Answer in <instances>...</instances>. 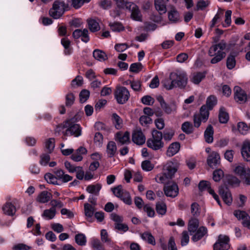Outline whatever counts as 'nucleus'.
I'll use <instances>...</instances> for the list:
<instances>
[{
	"label": "nucleus",
	"instance_id": "44",
	"mask_svg": "<svg viewBox=\"0 0 250 250\" xmlns=\"http://www.w3.org/2000/svg\"><path fill=\"white\" fill-rule=\"evenodd\" d=\"M91 245L94 250H105L103 245L98 239H93L91 241Z\"/></svg>",
	"mask_w": 250,
	"mask_h": 250
},
{
	"label": "nucleus",
	"instance_id": "53",
	"mask_svg": "<svg viewBox=\"0 0 250 250\" xmlns=\"http://www.w3.org/2000/svg\"><path fill=\"white\" fill-rule=\"evenodd\" d=\"M141 166L142 169L146 171L151 170L154 167L153 165L151 164V162L149 160H145L143 161L142 163Z\"/></svg>",
	"mask_w": 250,
	"mask_h": 250
},
{
	"label": "nucleus",
	"instance_id": "50",
	"mask_svg": "<svg viewBox=\"0 0 250 250\" xmlns=\"http://www.w3.org/2000/svg\"><path fill=\"white\" fill-rule=\"evenodd\" d=\"M125 83L127 84H130L131 88L134 91H139L141 89V83L139 81H127Z\"/></svg>",
	"mask_w": 250,
	"mask_h": 250
},
{
	"label": "nucleus",
	"instance_id": "42",
	"mask_svg": "<svg viewBox=\"0 0 250 250\" xmlns=\"http://www.w3.org/2000/svg\"><path fill=\"white\" fill-rule=\"evenodd\" d=\"M101 240L104 243H107L108 245L112 247L113 243L111 242L110 238H108V233L105 229H103L101 231Z\"/></svg>",
	"mask_w": 250,
	"mask_h": 250
},
{
	"label": "nucleus",
	"instance_id": "16",
	"mask_svg": "<svg viewBox=\"0 0 250 250\" xmlns=\"http://www.w3.org/2000/svg\"><path fill=\"white\" fill-rule=\"evenodd\" d=\"M72 36L75 39H78L81 37V40L84 42H87L89 41L88 31L86 28L83 30L81 29H76L73 32Z\"/></svg>",
	"mask_w": 250,
	"mask_h": 250
},
{
	"label": "nucleus",
	"instance_id": "21",
	"mask_svg": "<svg viewBox=\"0 0 250 250\" xmlns=\"http://www.w3.org/2000/svg\"><path fill=\"white\" fill-rule=\"evenodd\" d=\"M180 148V145L179 143L175 142L172 143L167 150V155L169 157L173 156L179 151Z\"/></svg>",
	"mask_w": 250,
	"mask_h": 250
},
{
	"label": "nucleus",
	"instance_id": "43",
	"mask_svg": "<svg viewBox=\"0 0 250 250\" xmlns=\"http://www.w3.org/2000/svg\"><path fill=\"white\" fill-rule=\"evenodd\" d=\"M141 237L143 240L147 241L150 244L153 245L155 244V239L150 232H145L143 233L141 235Z\"/></svg>",
	"mask_w": 250,
	"mask_h": 250
},
{
	"label": "nucleus",
	"instance_id": "11",
	"mask_svg": "<svg viewBox=\"0 0 250 250\" xmlns=\"http://www.w3.org/2000/svg\"><path fill=\"white\" fill-rule=\"evenodd\" d=\"M165 184L166 185L164 188L165 195L171 198L176 197L179 193V188L177 184L173 181H170Z\"/></svg>",
	"mask_w": 250,
	"mask_h": 250
},
{
	"label": "nucleus",
	"instance_id": "4",
	"mask_svg": "<svg viewBox=\"0 0 250 250\" xmlns=\"http://www.w3.org/2000/svg\"><path fill=\"white\" fill-rule=\"evenodd\" d=\"M227 43L224 41H221L218 44L212 45L208 54L210 57H214L211 60L210 62L212 64L220 62L226 57V53L223 50L226 48Z\"/></svg>",
	"mask_w": 250,
	"mask_h": 250
},
{
	"label": "nucleus",
	"instance_id": "33",
	"mask_svg": "<svg viewBox=\"0 0 250 250\" xmlns=\"http://www.w3.org/2000/svg\"><path fill=\"white\" fill-rule=\"evenodd\" d=\"M93 56L94 58L99 61H104L107 59L105 53L99 49H96L93 51Z\"/></svg>",
	"mask_w": 250,
	"mask_h": 250
},
{
	"label": "nucleus",
	"instance_id": "54",
	"mask_svg": "<svg viewBox=\"0 0 250 250\" xmlns=\"http://www.w3.org/2000/svg\"><path fill=\"white\" fill-rule=\"evenodd\" d=\"M174 132L172 129H166L164 131L163 138L165 141H169L172 138Z\"/></svg>",
	"mask_w": 250,
	"mask_h": 250
},
{
	"label": "nucleus",
	"instance_id": "56",
	"mask_svg": "<svg viewBox=\"0 0 250 250\" xmlns=\"http://www.w3.org/2000/svg\"><path fill=\"white\" fill-rule=\"evenodd\" d=\"M61 43L63 46L64 48L65 49V54L66 55H69L70 53V50L69 49L70 44V41L67 39V38H62L61 40Z\"/></svg>",
	"mask_w": 250,
	"mask_h": 250
},
{
	"label": "nucleus",
	"instance_id": "34",
	"mask_svg": "<svg viewBox=\"0 0 250 250\" xmlns=\"http://www.w3.org/2000/svg\"><path fill=\"white\" fill-rule=\"evenodd\" d=\"M55 139L53 138L46 139L45 141V148L48 153H51L55 147Z\"/></svg>",
	"mask_w": 250,
	"mask_h": 250
},
{
	"label": "nucleus",
	"instance_id": "3",
	"mask_svg": "<svg viewBox=\"0 0 250 250\" xmlns=\"http://www.w3.org/2000/svg\"><path fill=\"white\" fill-rule=\"evenodd\" d=\"M188 77L186 73L183 71H176L171 72L169 75V80L165 81L164 86L167 90H171L174 87L184 88L188 83Z\"/></svg>",
	"mask_w": 250,
	"mask_h": 250
},
{
	"label": "nucleus",
	"instance_id": "40",
	"mask_svg": "<svg viewBox=\"0 0 250 250\" xmlns=\"http://www.w3.org/2000/svg\"><path fill=\"white\" fill-rule=\"evenodd\" d=\"M44 177L45 180L49 184L58 185H60L58 183L57 178L53 174H51L50 173H47L44 175Z\"/></svg>",
	"mask_w": 250,
	"mask_h": 250
},
{
	"label": "nucleus",
	"instance_id": "24",
	"mask_svg": "<svg viewBox=\"0 0 250 250\" xmlns=\"http://www.w3.org/2000/svg\"><path fill=\"white\" fill-rule=\"evenodd\" d=\"M51 197V194L47 191L41 192L37 198V201L42 203L47 202Z\"/></svg>",
	"mask_w": 250,
	"mask_h": 250
},
{
	"label": "nucleus",
	"instance_id": "30",
	"mask_svg": "<svg viewBox=\"0 0 250 250\" xmlns=\"http://www.w3.org/2000/svg\"><path fill=\"white\" fill-rule=\"evenodd\" d=\"M168 19L172 22H177L179 21V15L178 11L174 7H172L171 9L168 13Z\"/></svg>",
	"mask_w": 250,
	"mask_h": 250
},
{
	"label": "nucleus",
	"instance_id": "13",
	"mask_svg": "<svg viewBox=\"0 0 250 250\" xmlns=\"http://www.w3.org/2000/svg\"><path fill=\"white\" fill-rule=\"evenodd\" d=\"M233 90L234 100L237 103L243 104L247 101V94L240 87L235 86L234 87Z\"/></svg>",
	"mask_w": 250,
	"mask_h": 250
},
{
	"label": "nucleus",
	"instance_id": "39",
	"mask_svg": "<svg viewBox=\"0 0 250 250\" xmlns=\"http://www.w3.org/2000/svg\"><path fill=\"white\" fill-rule=\"evenodd\" d=\"M56 213V209L54 208H50L48 209H45L42 214V216L45 218L50 220L53 219Z\"/></svg>",
	"mask_w": 250,
	"mask_h": 250
},
{
	"label": "nucleus",
	"instance_id": "10",
	"mask_svg": "<svg viewBox=\"0 0 250 250\" xmlns=\"http://www.w3.org/2000/svg\"><path fill=\"white\" fill-rule=\"evenodd\" d=\"M235 172L239 175L244 184L250 185V169L243 166H238L235 168Z\"/></svg>",
	"mask_w": 250,
	"mask_h": 250
},
{
	"label": "nucleus",
	"instance_id": "31",
	"mask_svg": "<svg viewBox=\"0 0 250 250\" xmlns=\"http://www.w3.org/2000/svg\"><path fill=\"white\" fill-rule=\"evenodd\" d=\"M194 126L196 127L191 123L187 121L182 125L181 129L185 133L190 134L193 132Z\"/></svg>",
	"mask_w": 250,
	"mask_h": 250
},
{
	"label": "nucleus",
	"instance_id": "26",
	"mask_svg": "<svg viewBox=\"0 0 250 250\" xmlns=\"http://www.w3.org/2000/svg\"><path fill=\"white\" fill-rule=\"evenodd\" d=\"M218 117L219 122L222 124H226L228 122L229 115L224 107L220 108Z\"/></svg>",
	"mask_w": 250,
	"mask_h": 250
},
{
	"label": "nucleus",
	"instance_id": "29",
	"mask_svg": "<svg viewBox=\"0 0 250 250\" xmlns=\"http://www.w3.org/2000/svg\"><path fill=\"white\" fill-rule=\"evenodd\" d=\"M199 227V220L196 218H191L188 225V229L191 232H195Z\"/></svg>",
	"mask_w": 250,
	"mask_h": 250
},
{
	"label": "nucleus",
	"instance_id": "14",
	"mask_svg": "<svg viewBox=\"0 0 250 250\" xmlns=\"http://www.w3.org/2000/svg\"><path fill=\"white\" fill-rule=\"evenodd\" d=\"M207 162L208 166L214 168L220 164V156L216 151L211 152L208 156Z\"/></svg>",
	"mask_w": 250,
	"mask_h": 250
},
{
	"label": "nucleus",
	"instance_id": "25",
	"mask_svg": "<svg viewBox=\"0 0 250 250\" xmlns=\"http://www.w3.org/2000/svg\"><path fill=\"white\" fill-rule=\"evenodd\" d=\"M87 22L88 28L91 32H95L100 29L99 22L95 19H88L87 20Z\"/></svg>",
	"mask_w": 250,
	"mask_h": 250
},
{
	"label": "nucleus",
	"instance_id": "6",
	"mask_svg": "<svg viewBox=\"0 0 250 250\" xmlns=\"http://www.w3.org/2000/svg\"><path fill=\"white\" fill-rule=\"evenodd\" d=\"M152 137L147 139L146 145L148 147L153 150H158L163 148L164 143L162 141L163 133L155 129L151 131Z\"/></svg>",
	"mask_w": 250,
	"mask_h": 250
},
{
	"label": "nucleus",
	"instance_id": "9",
	"mask_svg": "<svg viewBox=\"0 0 250 250\" xmlns=\"http://www.w3.org/2000/svg\"><path fill=\"white\" fill-rule=\"evenodd\" d=\"M157 100L159 102L162 109L166 114H170L176 111L177 105L174 101L167 103L162 96H158Z\"/></svg>",
	"mask_w": 250,
	"mask_h": 250
},
{
	"label": "nucleus",
	"instance_id": "8",
	"mask_svg": "<svg viewBox=\"0 0 250 250\" xmlns=\"http://www.w3.org/2000/svg\"><path fill=\"white\" fill-rule=\"evenodd\" d=\"M115 97L119 104L126 103L130 96L128 90L125 87L119 86L116 88L114 92Z\"/></svg>",
	"mask_w": 250,
	"mask_h": 250
},
{
	"label": "nucleus",
	"instance_id": "17",
	"mask_svg": "<svg viewBox=\"0 0 250 250\" xmlns=\"http://www.w3.org/2000/svg\"><path fill=\"white\" fill-rule=\"evenodd\" d=\"M132 141L138 145H142L146 142V137L141 130H135L132 133Z\"/></svg>",
	"mask_w": 250,
	"mask_h": 250
},
{
	"label": "nucleus",
	"instance_id": "7",
	"mask_svg": "<svg viewBox=\"0 0 250 250\" xmlns=\"http://www.w3.org/2000/svg\"><path fill=\"white\" fill-rule=\"evenodd\" d=\"M69 6L68 3H65L61 0H55L52 6V8L49 10V13L51 17L55 19H59L62 16L64 12L68 10Z\"/></svg>",
	"mask_w": 250,
	"mask_h": 250
},
{
	"label": "nucleus",
	"instance_id": "12",
	"mask_svg": "<svg viewBox=\"0 0 250 250\" xmlns=\"http://www.w3.org/2000/svg\"><path fill=\"white\" fill-rule=\"evenodd\" d=\"M229 241V239L228 236L220 235L217 241L213 245V250H228L230 247Z\"/></svg>",
	"mask_w": 250,
	"mask_h": 250
},
{
	"label": "nucleus",
	"instance_id": "35",
	"mask_svg": "<svg viewBox=\"0 0 250 250\" xmlns=\"http://www.w3.org/2000/svg\"><path fill=\"white\" fill-rule=\"evenodd\" d=\"M131 17L135 21H142V15L137 5L131 11Z\"/></svg>",
	"mask_w": 250,
	"mask_h": 250
},
{
	"label": "nucleus",
	"instance_id": "19",
	"mask_svg": "<svg viewBox=\"0 0 250 250\" xmlns=\"http://www.w3.org/2000/svg\"><path fill=\"white\" fill-rule=\"evenodd\" d=\"M168 0H155L154 4L156 9L160 14H164L167 11L166 4Z\"/></svg>",
	"mask_w": 250,
	"mask_h": 250
},
{
	"label": "nucleus",
	"instance_id": "23",
	"mask_svg": "<svg viewBox=\"0 0 250 250\" xmlns=\"http://www.w3.org/2000/svg\"><path fill=\"white\" fill-rule=\"evenodd\" d=\"M213 129L211 125H209L204 133L205 141L208 143H211L213 140Z\"/></svg>",
	"mask_w": 250,
	"mask_h": 250
},
{
	"label": "nucleus",
	"instance_id": "36",
	"mask_svg": "<svg viewBox=\"0 0 250 250\" xmlns=\"http://www.w3.org/2000/svg\"><path fill=\"white\" fill-rule=\"evenodd\" d=\"M102 186L100 184L90 185L87 187L86 191L90 193L94 194L95 195H98L99 191L101 189Z\"/></svg>",
	"mask_w": 250,
	"mask_h": 250
},
{
	"label": "nucleus",
	"instance_id": "60",
	"mask_svg": "<svg viewBox=\"0 0 250 250\" xmlns=\"http://www.w3.org/2000/svg\"><path fill=\"white\" fill-rule=\"evenodd\" d=\"M142 65L141 63L137 62L131 64L129 70L134 73H138L142 69Z\"/></svg>",
	"mask_w": 250,
	"mask_h": 250
},
{
	"label": "nucleus",
	"instance_id": "20",
	"mask_svg": "<svg viewBox=\"0 0 250 250\" xmlns=\"http://www.w3.org/2000/svg\"><path fill=\"white\" fill-rule=\"evenodd\" d=\"M2 210L4 214L9 215H14L16 211L15 207L11 203H6L2 207Z\"/></svg>",
	"mask_w": 250,
	"mask_h": 250
},
{
	"label": "nucleus",
	"instance_id": "51",
	"mask_svg": "<svg viewBox=\"0 0 250 250\" xmlns=\"http://www.w3.org/2000/svg\"><path fill=\"white\" fill-rule=\"evenodd\" d=\"M112 119L113 123L115 124V127L116 128L119 129L121 127L122 120L116 113H113L112 114Z\"/></svg>",
	"mask_w": 250,
	"mask_h": 250
},
{
	"label": "nucleus",
	"instance_id": "37",
	"mask_svg": "<svg viewBox=\"0 0 250 250\" xmlns=\"http://www.w3.org/2000/svg\"><path fill=\"white\" fill-rule=\"evenodd\" d=\"M85 215L88 218H91L94 214L95 207L88 203L84 205Z\"/></svg>",
	"mask_w": 250,
	"mask_h": 250
},
{
	"label": "nucleus",
	"instance_id": "61",
	"mask_svg": "<svg viewBox=\"0 0 250 250\" xmlns=\"http://www.w3.org/2000/svg\"><path fill=\"white\" fill-rule=\"evenodd\" d=\"M94 142L96 145L101 146L103 142V135L100 132L96 133L94 138Z\"/></svg>",
	"mask_w": 250,
	"mask_h": 250
},
{
	"label": "nucleus",
	"instance_id": "55",
	"mask_svg": "<svg viewBox=\"0 0 250 250\" xmlns=\"http://www.w3.org/2000/svg\"><path fill=\"white\" fill-rule=\"evenodd\" d=\"M119 198H120L126 204H131L132 201L130 194L128 192L125 191V192H124L122 195H121V196Z\"/></svg>",
	"mask_w": 250,
	"mask_h": 250
},
{
	"label": "nucleus",
	"instance_id": "47",
	"mask_svg": "<svg viewBox=\"0 0 250 250\" xmlns=\"http://www.w3.org/2000/svg\"><path fill=\"white\" fill-rule=\"evenodd\" d=\"M156 210L160 214L164 215L166 212L167 207L164 202H158L156 205Z\"/></svg>",
	"mask_w": 250,
	"mask_h": 250
},
{
	"label": "nucleus",
	"instance_id": "38",
	"mask_svg": "<svg viewBox=\"0 0 250 250\" xmlns=\"http://www.w3.org/2000/svg\"><path fill=\"white\" fill-rule=\"evenodd\" d=\"M205 77V73L196 72L193 74L191 81L195 84H199Z\"/></svg>",
	"mask_w": 250,
	"mask_h": 250
},
{
	"label": "nucleus",
	"instance_id": "27",
	"mask_svg": "<svg viewBox=\"0 0 250 250\" xmlns=\"http://www.w3.org/2000/svg\"><path fill=\"white\" fill-rule=\"evenodd\" d=\"M117 140L122 145L125 144L129 142V133L127 131L124 133L118 132L116 134Z\"/></svg>",
	"mask_w": 250,
	"mask_h": 250
},
{
	"label": "nucleus",
	"instance_id": "59",
	"mask_svg": "<svg viewBox=\"0 0 250 250\" xmlns=\"http://www.w3.org/2000/svg\"><path fill=\"white\" fill-rule=\"evenodd\" d=\"M224 176V172L220 169L215 170L213 173V179L215 182H219Z\"/></svg>",
	"mask_w": 250,
	"mask_h": 250
},
{
	"label": "nucleus",
	"instance_id": "2",
	"mask_svg": "<svg viewBox=\"0 0 250 250\" xmlns=\"http://www.w3.org/2000/svg\"><path fill=\"white\" fill-rule=\"evenodd\" d=\"M179 164L176 161H168L163 166V171L155 179L157 183L166 184L170 182L177 172Z\"/></svg>",
	"mask_w": 250,
	"mask_h": 250
},
{
	"label": "nucleus",
	"instance_id": "28",
	"mask_svg": "<svg viewBox=\"0 0 250 250\" xmlns=\"http://www.w3.org/2000/svg\"><path fill=\"white\" fill-rule=\"evenodd\" d=\"M117 150L116 144L113 141L108 142L106 146V153L109 157L111 158L114 156Z\"/></svg>",
	"mask_w": 250,
	"mask_h": 250
},
{
	"label": "nucleus",
	"instance_id": "48",
	"mask_svg": "<svg viewBox=\"0 0 250 250\" xmlns=\"http://www.w3.org/2000/svg\"><path fill=\"white\" fill-rule=\"evenodd\" d=\"M75 100L74 95L72 93H68L65 96V105L67 107H70L74 104Z\"/></svg>",
	"mask_w": 250,
	"mask_h": 250
},
{
	"label": "nucleus",
	"instance_id": "49",
	"mask_svg": "<svg viewBox=\"0 0 250 250\" xmlns=\"http://www.w3.org/2000/svg\"><path fill=\"white\" fill-rule=\"evenodd\" d=\"M89 94L90 92L88 90L86 89L82 90L79 94L80 102L81 103L86 102L89 97Z\"/></svg>",
	"mask_w": 250,
	"mask_h": 250
},
{
	"label": "nucleus",
	"instance_id": "62",
	"mask_svg": "<svg viewBox=\"0 0 250 250\" xmlns=\"http://www.w3.org/2000/svg\"><path fill=\"white\" fill-rule=\"evenodd\" d=\"M191 213L193 216H197L200 214L199 206L197 203H193L191 205Z\"/></svg>",
	"mask_w": 250,
	"mask_h": 250
},
{
	"label": "nucleus",
	"instance_id": "57",
	"mask_svg": "<svg viewBox=\"0 0 250 250\" xmlns=\"http://www.w3.org/2000/svg\"><path fill=\"white\" fill-rule=\"evenodd\" d=\"M94 126L97 130H104L107 132L110 131V128L108 126L100 122H96Z\"/></svg>",
	"mask_w": 250,
	"mask_h": 250
},
{
	"label": "nucleus",
	"instance_id": "41",
	"mask_svg": "<svg viewBox=\"0 0 250 250\" xmlns=\"http://www.w3.org/2000/svg\"><path fill=\"white\" fill-rule=\"evenodd\" d=\"M75 240L76 243L79 246H83L85 245L86 243V238L85 236L83 233H79L75 235Z\"/></svg>",
	"mask_w": 250,
	"mask_h": 250
},
{
	"label": "nucleus",
	"instance_id": "46",
	"mask_svg": "<svg viewBox=\"0 0 250 250\" xmlns=\"http://www.w3.org/2000/svg\"><path fill=\"white\" fill-rule=\"evenodd\" d=\"M235 56L230 54L227 60V67L229 69L233 68L236 64Z\"/></svg>",
	"mask_w": 250,
	"mask_h": 250
},
{
	"label": "nucleus",
	"instance_id": "52",
	"mask_svg": "<svg viewBox=\"0 0 250 250\" xmlns=\"http://www.w3.org/2000/svg\"><path fill=\"white\" fill-rule=\"evenodd\" d=\"M238 130L242 134H246L249 130L248 125L245 122H239L237 125Z\"/></svg>",
	"mask_w": 250,
	"mask_h": 250
},
{
	"label": "nucleus",
	"instance_id": "58",
	"mask_svg": "<svg viewBox=\"0 0 250 250\" xmlns=\"http://www.w3.org/2000/svg\"><path fill=\"white\" fill-rule=\"evenodd\" d=\"M109 25L111 30L115 32H120L124 30V27L123 25L119 22H115L113 23H110Z\"/></svg>",
	"mask_w": 250,
	"mask_h": 250
},
{
	"label": "nucleus",
	"instance_id": "64",
	"mask_svg": "<svg viewBox=\"0 0 250 250\" xmlns=\"http://www.w3.org/2000/svg\"><path fill=\"white\" fill-rule=\"evenodd\" d=\"M40 163L42 166H46L50 160V157L48 154H42L40 156Z\"/></svg>",
	"mask_w": 250,
	"mask_h": 250
},
{
	"label": "nucleus",
	"instance_id": "45",
	"mask_svg": "<svg viewBox=\"0 0 250 250\" xmlns=\"http://www.w3.org/2000/svg\"><path fill=\"white\" fill-rule=\"evenodd\" d=\"M224 180L225 183H227L228 184L232 186L238 185L240 183V181L238 178L232 175H227Z\"/></svg>",
	"mask_w": 250,
	"mask_h": 250
},
{
	"label": "nucleus",
	"instance_id": "18",
	"mask_svg": "<svg viewBox=\"0 0 250 250\" xmlns=\"http://www.w3.org/2000/svg\"><path fill=\"white\" fill-rule=\"evenodd\" d=\"M241 153L243 159L250 161V141L245 140L243 142L241 148Z\"/></svg>",
	"mask_w": 250,
	"mask_h": 250
},
{
	"label": "nucleus",
	"instance_id": "15",
	"mask_svg": "<svg viewBox=\"0 0 250 250\" xmlns=\"http://www.w3.org/2000/svg\"><path fill=\"white\" fill-rule=\"evenodd\" d=\"M219 194L222 196L224 202L228 205H230L232 201L231 193L228 188L226 186L220 187L219 188Z\"/></svg>",
	"mask_w": 250,
	"mask_h": 250
},
{
	"label": "nucleus",
	"instance_id": "22",
	"mask_svg": "<svg viewBox=\"0 0 250 250\" xmlns=\"http://www.w3.org/2000/svg\"><path fill=\"white\" fill-rule=\"evenodd\" d=\"M196 231L192 237V240L194 242L200 240L207 233V229L204 227H200Z\"/></svg>",
	"mask_w": 250,
	"mask_h": 250
},
{
	"label": "nucleus",
	"instance_id": "5",
	"mask_svg": "<svg viewBox=\"0 0 250 250\" xmlns=\"http://www.w3.org/2000/svg\"><path fill=\"white\" fill-rule=\"evenodd\" d=\"M77 122V119L74 117L66 120L62 123V127L66 128L65 131L63 133L64 136L71 135L77 137L81 135L82 128L79 124L76 123Z\"/></svg>",
	"mask_w": 250,
	"mask_h": 250
},
{
	"label": "nucleus",
	"instance_id": "32",
	"mask_svg": "<svg viewBox=\"0 0 250 250\" xmlns=\"http://www.w3.org/2000/svg\"><path fill=\"white\" fill-rule=\"evenodd\" d=\"M234 215L238 219L243 220L242 222H245V221H247L248 219H250V217L248 215V214L245 211H242L240 210H235L234 211Z\"/></svg>",
	"mask_w": 250,
	"mask_h": 250
},
{
	"label": "nucleus",
	"instance_id": "63",
	"mask_svg": "<svg viewBox=\"0 0 250 250\" xmlns=\"http://www.w3.org/2000/svg\"><path fill=\"white\" fill-rule=\"evenodd\" d=\"M114 229L119 231H122L123 232H126L128 230V227L127 225L125 224L120 223H115Z\"/></svg>",
	"mask_w": 250,
	"mask_h": 250
},
{
	"label": "nucleus",
	"instance_id": "1",
	"mask_svg": "<svg viewBox=\"0 0 250 250\" xmlns=\"http://www.w3.org/2000/svg\"><path fill=\"white\" fill-rule=\"evenodd\" d=\"M217 99L213 95L209 96L207 99L206 104L203 105L199 113H195L193 115V123L196 128H198L203 122L205 123L208 120L209 110L213 109L217 104Z\"/></svg>",
	"mask_w": 250,
	"mask_h": 250
}]
</instances>
